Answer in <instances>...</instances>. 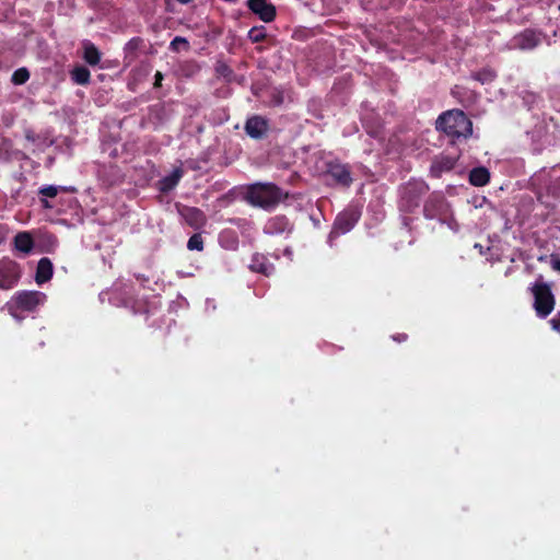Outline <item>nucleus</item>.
Returning a JSON list of instances; mask_svg holds the SVG:
<instances>
[{"instance_id":"f257e3e1","label":"nucleus","mask_w":560,"mask_h":560,"mask_svg":"<svg viewBox=\"0 0 560 560\" xmlns=\"http://www.w3.org/2000/svg\"><path fill=\"white\" fill-rule=\"evenodd\" d=\"M438 129L453 138H467L472 132V122L462 110H448L436 120Z\"/></svg>"},{"instance_id":"f03ea898","label":"nucleus","mask_w":560,"mask_h":560,"mask_svg":"<svg viewBox=\"0 0 560 560\" xmlns=\"http://www.w3.org/2000/svg\"><path fill=\"white\" fill-rule=\"evenodd\" d=\"M283 198L281 190L271 184L252 185L246 194V200L261 208H269L277 205Z\"/></svg>"},{"instance_id":"7ed1b4c3","label":"nucleus","mask_w":560,"mask_h":560,"mask_svg":"<svg viewBox=\"0 0 560 560\" xmlns=\"http://www.w3.org/2000/svg\"><path fill=\"white\" fill-rule=\"evenodd\" d=\"M532 292L535 298L534 307L541 317L548 316L555 307V299L547 283L536 282Z\"/></svg>"},{"instance_id":"20e7f679","label":"nucleus","mask_w":560,"mask_h":560,"mask_svg":"<svg viewBox=\"0 0 560 560\" xmlns=\"http://www.w3.org/2000/svg\"><path fill=\"white\" fill-rule=\"evenodd\" d=\"M44 300L45 295L36 291L21 292L14 299L16 306L23 311L35 310Z\"/></svg>"},{"instance_id":"39448f33","label":"nucleus","mask_w":560,"mask_h":560,"mask_svg":"<svg viewBox=\"0 0 560 560\" xmlns=\"http://www.w3.org/2000/svg\"><path fill=\"white\" fill-rule=\"evenodd\" d=\"M249 9L264 22H271L276 16V9L265 0H248Z\"/></svg>"},{"instance_id":"423d86ee","label":"nucleus","mask_w":560,"mask_h":560,"mask_svg":"<svg viewBox=\"0 0 560 560\" xmlns=\"http://www.w3.org/2000/svg\"><path fill=\"white\" fill-rule=\"evenodd\" d=\"M357 221L358 214L355 212H346L340 214L335 222L331 234L338 235L350 231Z\"/></svg>"},{"instance_id":"0eeeda50","label":"nucleus","mask_w":560,"mask_h":560,"mask_svg":"<svg viewBox=\"0 0 560 560\" xmlns=\"http://www.w3.org/2000/svg\"><path fill=\"white\" fill-rule=\"evenodd\" d=\"M245 130L252 138H260L267 130V122L260 117H252L246 121Z\"/></svg>"},{"instance_id":"6e6552de","label":"nucleus","mask_w":560,"mask_h":560,"mask_svg":"<svg viewBox=\"0 0 560 560\" xmlns=\"http://www.w3.org/2000/svg\"><path fill=\"white\" fill-rule=\"evenodd\" d=\"M328 172L330 176L340 185L348 186L351 183L350 173L343 165H330Z\"/></svg>"},{"instance_id":"1a4fd4ad","label":"nucleus","mask_w":560,"mask_h":560,"mask_svg":"<svg viewBox=\"0 0 560 560\" xmlns=\"http://www.w3.org/2000/svg\"><path fill=\"white\" fill-rule=\"evenodd\" d=\"M52 276V264L48 258H42L38 261L36 270V282L44 283L48 281Z\"/></svg>"},{"instance_id":"9d476101","label":"nucleus","mask_w":560,"mask_h":560,"mask_svg":"<svg viewBox=\"0 0 560 560\" xmlns=\"http://www.w3.org/2000/svg\"><path fill=\"white\" fill-rule=\"evenodd\" d=\"M33 245V238L27 232H21L14 237V246L20 252L27 254L32 250Z\"/></svg>"},{"instance_id":"9b49d317","label":"nucleus","mask_w":560,"mask_h":560,"mask_svg":"<svg viewBox=\"0 0 560 560\" xmlns=\"http://www.w3.org/2000/svg\"><path fill=\"white\" fill-rule=\"evenodd\" d=\"M186 221L194 228H200L206 223L205 214L196 208H188L184 213Z\"/></svg>"},{"instance_id":"f8f14e48","label":"nucleus","mask_w":560,"mask_h":560,"mask_svg":"<svg viewBox=\"0 0 560 560\" xmlns=\"http://www.w3.org/2000/svg\"><path fill=\"white\" fill-rule=\"evenodd\" d=\"M490 175L485 167H478L470 172L469 180L475 186H483L489 182Z\"/></svg>"},{"instance_id":"ddd939ff","label":"nucleus","mask_w":560,"mask_h":560,"mask_svg":"<svg viewBox=\"0 0 560 560\" xmlns=\"http://www.w3.org/2000/svg\"><path fill=\"white\" fill-rule=\"evenodd\" d=\"M180 176L182 172L179 170L174 171L170 176H166L160 182V189L162 191H168L173 189L177 185Z\"/></svg>"},{"instance_id":"4468645a","label":"nucleus","mask_w":560,"mask_h":560,"mask_svg":"<svg viewBox=\"0 0 560 560\" xmlns=\"http://www.w3.org/2000/svg\"><path fill=\"white\" fill-rule=\"evenodd\" d=\"M539 43L538 36L533 32H525L520 37L518 46L522 49H532Z\"/></svg>"},{"instance_id":"2eb2a0df","label":"nucleus","mask_w":560,"mask_h":560,"mask_svg":"<svg viewBox=\"0 0 560 560\" xmlns=\"http://www.w3.org/2000/svg\"><path fill=\"white\" fill-rule=\"evenodd\" d=\"M84 59L91 66H96L101 60V55L94 45H86L84 48Z\"/></svg>"},{"instance_id":"dca6fc26","label":"nucleus","mask_w":560,"mask_h":560,"mask_svg":"<svg viewBox=\"0 0 560 560\" xmlns=\"http://www.w3.org/2000/svg\"><path fill=\"white\" fill-rule=\"evenodd\" d=\"M72 79L78 84H88L90 81V71L84 67H77L71 72Z\"/></svg>"},{"instance_id":"f3484780","label":"nucleus","mask_w":560,"mask_h":560,"mask_svg":"<svg viewBox=\"0 0 560 560\" xmlns=\"http://www.w3.org/2000/svg\"><path fill=\"white\" fill-rule=\"evenodd\" d=\"M28 78H30V73H28L27 69L20 68L16 71H14V73L12 75V82L14 84H23L28 80Z\"/></svg>"},{"instance_id":"a211bd4d","label":"nucleus","mask_w":560,"mask_h":560,"mask_svg":"<svg viewBox=\"0 0 560 560\" xmlns=\"http://www.w3.org/2000/svg\"><path fill=\"white\" fill-rule=\"evenodd\" d=\"M248 37L253 43L261 42L266 37L265 28L253 27L248 33Z\"/></svg>"},{"instance_id":"6ab92c4d","label":"nucleus","mask_w":560,"mask_h":560,"mask_svg":"<svg viewBox=\"0 0 560 560\" xmlns=\"http://www.w3.org/2000/svg\"><path fill=\"white\" fill-rule=\"evenodd\" d=\"M171 48L175 51H179L180 49L187 50L189 44L186 38L177 36L171 42Z\"/></svg>"},{"instance_id":"aec40b11","label":"nucleus","mask_w":560,"mask_h":560,"mask_svg":"<svg viewBox=\"0 0 560 560\" xmlns=\"http://www.w3.org/2000/svg\"><path fill=\"white\" fill-rule=\"evenodd\" d=\"M187 247L190 250H202L203 242L201 236L199 234L192 235L188 241Z\"/></svg>"},{"instance_id":"412c9836","label":"nucleus","mask_w":560,"mask_h":560,"mask_svg":"<svg viewBox=\"0 0 560 560\" xmlns=\"http://www.w3.org/2000/svg\"><path fill=\"white\" fill-rule=\"evenodd\" d=\"M40 194L46 197L54 198L58 194V188L56 186H46L40 190Z\"/></svg>"},{"instance_id":"4be33fe9","label":"nucleus","mask_w":560,"mask_h":560,"mask_svg":"<svg viewBox=\"0 0 560 560\" xmlns=\"http://www.w3.org/2000/svg\"><path fill=\"white\" fill-rule=\"evenodd\" d=\"M550 324L560 334V312L550 320Z\"/></svg>"},{"instance_id":"5701e85b","label":"nucleus","mask_w":560,"mask_h":560,"mask_svg":"<svg viewBox=\"0 0 560 560\" xmlns=\"http://www.w3.org/2000/svg\"><path fill=\"white\" fill-rule=\"evenodd\" d=\"M552 269L560 272V257L551 256Z\"/></svg>"},{"instance_id":"b1692460","label":"nucleus","mask_w":560,"mask_h":560,"mask_svg":"<svg viewBox=\"0 0 560 560\" xmlns=\"http://www.w3.org/2000/svg\"><path fill=\"white\" fill-rule=\"evenodd\" d=\"M162 79H163L162 73L161 72H156V74H155V83H154L155 86H159L161 84Z\"/></svg>"},{"instance_id":"393cba45","label":"nucleus","mask_w":560,"mask_h":560,"mask_svg":"<svg viewBox=\"0 0 560 560\" xmlns=\"http://www.w3.org/2000/svg\"><path fill=\"white\" fill-rule=\"evenodd\" d=\"M44 206H45L46 208H49V207H50V206H49V203H48L47 201H44Z\"/></svg>"}]
</instances>
